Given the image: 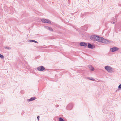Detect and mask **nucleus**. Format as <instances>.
<instances>
[{
  "label": "nucleus",
  "mask_w": 121,
  "mask_h": 121,
  "mask_svg": "<svg viewBox=\"0 0 121 121\" xmlns=\"http://www.w3.org/2000/svg\"><path fill=\"white\" fill-rule=\"evenodd\" d=\"M105 69L109 72H113V69L109 66H106L105 67Z\"/></svg>",
  "instance_id": "f257e3e1"
},
{
  "label": "nucleus",
  "mask_w": 121,
  "mask_h": 121,
  "mask_svg": "<svg viewBox=\"0 0 121 121\" xmlns=\"http://www.w3.org/2000/svg\"><path fill=\"white\" fill-rule=\"evenodd\" d=\"M41 21L43 23H48L49 24L51 23V22L48 19H41Z\"/></svg>",
  "instance_id": "f03ea898"
},
{
  "label": "nucleus",
  "mask_w": 121,
  "mask_h": 121,
  "mask_svg": "<svg viewBox=\"0 0 121 121\" xmlns=\"http://www.w3.org/2000/svg\"><path fill=\"white\" fill-rule=\"evenodd\" d=\"M101 42L104 43L108 44L109 43V41L106 39L103 38L101 39Z\"/></svg>",
  "instance_id": "7ed1b4c3"
},
{
  "label": "nucleus",
  "mask_w": 121,
  "mask_h": 121,
  "mask_svg": "<svg viewBox=\"0 0 121 121\" xmlns=\"http://www.w3.org/2000/svg\"><path fill=\"white\" fill-rule=\"evenodd\" d=\"M73 104L72 103L69 104L67 107V110H70L73 108Z\"/></svg>",
  "instance_id": "20e7f679"
},
{
  "label": "nucleus",
  "mask_w": 121,
  "mask_h": 121,
  "mask_svg": "<svg viewBox=\"0 0 121 121\" xmlns=\"http://www.w3.org/2000/svg\"><path fill=\"white\" fill-rule=\"evenodd\" d=\"M37 69L39 71H43L45 69V68L43 66H41L37 67Z\"/></svg>",
  "instance_id": "39448f33"
},
{
  "label": "nucleus",
  "mask_w": 121,
  "mask_h": 121,
  "mask_svg": "<svg viewBox=\"0 0 121 121\" xmlns=\"http://www.w3.org/2000/svg\"><path fill=\"white\" fill-rule=\"evenodd\" d=\"M119 49V48L118 47H115L111 48L110 50L111 52H114L117 51Z\"/></svg>",
  "instance_id": "423d86ee"
},
{
  "label": "nucleus",
  "mask_w": 121,
  "mask_h": 121,
  "mask_svg": "<svg viewBox=\"0 0 121 121\" xmlns=\"http://www.w3.org/2000/svg\"><path fill=\"white\" fill-rule=\"evenodd\" d=\"M97 36L95 35H92L90 37V39L94 41H96V38Z\"/></svg>",
  "instance_id": "0eeeda50"
},
{
  "label": "nucleus",
  "mask_w": 121,
  "mask_h": 121,
  "mask_svg": "<svg viewBox=\"0 0 121 121\" xmlns=\"http://www.w3.org/2000/svg\"><path fill=\"white\" fill-rule=\"evenodd\" d=\"M87 47L91 49H93L95 48V46L94 45L91 44L89 43H88Z\"/></svg>",
  "instance_id": "6e6552de"
},
{
  "label": "nucleus",
  "mask_w": 121,
  "mask_h": 121,
  "mask_svg": "<svg viewBox=\"0 0 121 121\" xmlns=\"http://www.w3.org/2000/svg\"><path fill=\"white\" fill-rule=\"evenodd\" d=\"M80 46L86 47L87 46V44L85 42H82L80 43L79 44Z\"/></svg>",
  "instance_id": "1a4fd4ad"
},
{
  "label": "nucleus",
  "mask_w": 121,
  "mask_h": 121,
  "mask_svg": "<svg viewBox=\"0 0 121 121\" xmlns=\"http://www.w3.org/2000/svg\"><path fill=\"white\" fill-rule=\"evenodd\" d=\"M96 38V41L100 42L101 40V39L102 38V37H101L98 36H97Z\"/></svg>",
  "instance_id": "9d476101"
},
{
  "label": "nucleus",
  "mask_w": 121,
  "mask_h": 121,
  "mask_svg": "<svg viewBox=\"0 0 121 121\" xmlns=\"http://www.w3.org/2000/svg\"><path fill=\"white\" fill-rule=\"evenodd\" d=\"M36 99V98L35 97H33L27 100L28 102L34 100H35Z\"/></svg>",
  "instance_id": "9b49d317"
},
{
  "label": "nucleus",
  "mask_w": 121,
  "mask_h": 121,
  "mask_svg": "<svg viewBox=\"0 0 121 121\" xmlns=\"http://www.w3.org/2000/svg\"><path fill=\"white\" fill-rule=\"evenodd\" d=\"M81 29L85 31H86L87 30V27L86 26H85L81 27Z\"/></svg>",
  "instance_id": "f8f14e48"
},
{
  "label": "nucleus",
  "mask_w": 121,
  "mask_h": 121,
  "mask_svg": "<svg viewBox=\"0 0 121 121\" xmlns=\"http://www.w3.org/2000/svg\"><path fill=\"white\" fill-rule=\"evenodd\" d=\"M45 27L46 29L50 31H52L53 30L52 28L48 26H45Z\"/></svg>",
  "instance_id": "ddd939ff"
},
{
  "label": "nucleus",
  "mask_w": 121,
  "mask_h": 121,
  "mask_svg": "<svg viewBox=\"0 0 121 121\" xmlns=\"http://www.w3.org/2000/svg\"><path fill=\"white\" fill-rule=\"evenodd\" d=\"M4 48L5 49L8 50H10L11 49V48L9 47L5 46L4 47Z\"/></svg>",
  "instance_id": "4468645a"
},
{
  "label": "nucleus",
  "mask_w": 121,
  "mask_h": 121,
  "mask_svg": "<svg viewBox=\"0 0 121 121\" xmlns=\"http://www.w3.org/2000/svg\"><path fill=\"white\" fill-rule=\"evenodd\" d=\"M29 41L30 42H33L36 43H38L37 41L33 40H29Z\"/></svg>",
  "instance_id": "2eb2a0df"
},
{
  "label": "nucleus",
  "mask_w": 121,
  "mask_h": 121,
  "mask_svg": "<svg viewBox=\"0 0 121 121\" xmlns=\"http://www.w3.org/2000/svg\"><path fill=\"white\" fill-rule=\"evenodd\" d=\"M59 121H64L63 118L61 117H60L59 119Z\"/></svg>",
  "instance_id": "dca6fc26"
},
{
  "label": "nucleus",
  "mask_w": 121,
  "mask_h": 121,
  "mask_svg": "<svg viewBox=\"0 0 121 121\" xmlns=\"http://www.w3.org/2000/svg\"><path fill=\"white\" fill-rule=\"evenodd\" d=\"M91 68L90 69V70L92 71H93L94 70V68L92 66H91Z\"/></svg>",
  "instance_id": "f3484780"
},
{
  "label": "nucleus",
  "mask_w": 121,
  "mask_h": 121,
  "mask_svg": "<svg viewBox=\"0 0 121 121\" xmlns=\"http://www.w3.org/2000/svg\"><path fill=\"white\" fill-rule=\"evenodd\" d=\"M0 57L1 58L3 59L4 58V56L3 55L0 54Z\"/></svg>",
  "instance_id": "a211bd4d"
},
{
  "label": "nucleus",
  "mask_w": 121,
  "mask_h": 121,
  "mask_svg": "<svg viewBox=\"0 0 121 121\" xmlns=\"http://www.w3.org/2000/svg\"><path fill=\"white\" fill-rule=\"evenodd\" d=\"M118 89L119 90L121 89V84L119 85L118 86Z\"/></svg>",
  "instance_id": "6ab92c4d"
},
{
  "label": "nucleus",
  "mask_w": 121,
  "mask_h": 121,
  "mask_svg": "<svg viewBox=\"0 0 121 121\" xmlns=\"http://www.w3.org/2000/svg\"><path fill=\"white\" fill-rule=\"evenodd\" d=\"M111 115H112V116L111 117V118H113L114 117V115L112 113V114H111Z\"/></svg>",
  "instance_id": "aec40b11"
},
{
  "label": "nucleus",
  "mask_w": 121,
  "mask_h": 121,
  "mask_svg": "<svg viewBox=\"0 0 121 121\" xmlns=\"http://www.w3.org/2000/svg\"><path fill=\"white\" fill-rule=\"evenodd\" d=\"M24 92V91L23 90H21V93L22 94H23Z\"/></svg>",
  "instance_id": "412c9836"
},
{
  "label": "nucleus",
  "mask_w": 121,
  "mask_h": 121,
  "mask_svg": "<svg viewBox=\"0 0 121 121\" xmlns=\"http://www.w3.org/2000/svg\"><path fill=\"white\" fill-rule=\"evenodd\" d=\"M87 78L88 79H89L90 80H91V78H90V77H87L86 78Z\"/></svg>",
  "instance_id": "4be33fe9"
},
{
  "label": "nucleus",
  "mask_w": 121,
  "mask_h": 121,
  "mask_svg": "<svg viewBox=\"0 0 121 121\" xmlns=\"http://www.w3.org/2000/svg\"><path fill=\"white\" fill-rule=\"evenodd\" d=\"M91 80L94 81V79L93 78L91 77Z\"/></svg>",
  "instance_id": "5701e85b"
},
{
  "label": "nucleus",
  "mask_w": 121,
  "mask_h": 121,
  "mask_svg": "<svg viewBox=\"0 0 121 121\" xmlns=\"http://www.w3.org/2000/svg\"><path fill=\"white\" fill-rule=\"evenodd\" d=\"M39 118H40V117L39 116H38L37 117V118L38 119V120L39 121Z\"/></svg>",
  "instance_id": "b1692460"
},
{
  "label": "nucleus",
  "mask_w": 121,
  "mask_h": 121,
  "mask_svg": "<svg viewBox=\"0 0 121 121\" xmlns=\"http://www.w3.org/2000/svg\"><path fill=\"white\" fill-rule=\"evenodd\" d=\"M115 23V22H114L112 23V24H114Z\"/></svg>",
  "instance_id": "393cba45"
},
{
  "label": "nucleus",
  "mask_w": 121,
  "mask_h": 121,
  "mask_svg": "<svg viewBox=\"0 0 121 121\" xmlns=\"http://www.w3.org/2000/svg\"><path fill=\"white\" fill-rule=\"evenodd\" d=\"M117 90H116V92H117Z\"/></svg>",
  "instance_id": "a878e982"
}]
</instances>
